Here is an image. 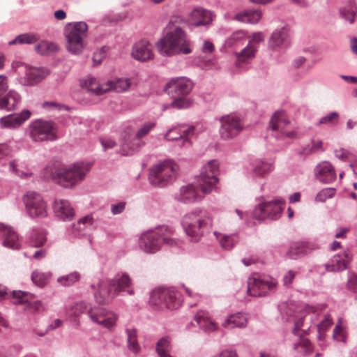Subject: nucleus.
<instances>
[{"mask_svg":"<svg viewBox=\"0 0 357 357\" xmlns=\"http://www.w3.org/2000/svg\"><path fill=\"white\" fill-rule=\"evenodd\" d=\"M132 281L126 273H118L111 280H100L90 287L93 290L95 301L100 305L109 304L120 292L126 291L129 295L134 294L131 288Z\"/></svg>","mask_w":357,"mask_h":357,"instance_id":"obj_1","label":"nucleus"},{"mask_svg":"<svg viewBox=\"0 0 357 357\" xmlns=\"http://www.w3.org/2000/svg\"><path fill=\"white\" fill-rule=\"evenodd\" d=\"M158 52L164 56L188 54L192 52L190 40L186 33L179 26L174 28L168 24L165 32L155 43Z\"/></svg>","mask_w":357,"mask_h":357,"instance_id":"obj_2","label":"nucleus"},{"mask_svg":"<svg viewBox=\"0 0 357 357\" xmlns=\"http://www.w3.org/2000/svg\"><path fill=\"white\" fill-rule=\"evenodd\" d=\"M176 236L172 227L166 225L160 226L154 231L142 234L139 239V245L147 253L156 252L162 245L169 248L180 247L182 241Z\"/></svg>","mask_w":357,"mask_h":357,"instance_id":"obj_3","label":"nucleus"},{"mask_svg":"<svg viewBox=\"0 0 357 357\" xmlns=\"http://www.w3.org/2000/svg\"><path fill=\"white\" fill-rule=\"evenodd\" d=\"M156 126L155 121L144 123L133 135V127L131 123L127 122L122 126L121 134V153L122 155H132L145 146L143 138L147 136Z\"/></svg>","mask_w":357,"mask_h":357,"instance_id":"obj_4","label":"nucleus"},{"mask_svg":"<svg viewBox=\"0 0 357 357\" xmlns=\"http://www.w3.org/2000/svg\"><path fill=\"white\" fill-rule=\"evenodd\" d=\"M193 87L192 82L187 77H181L172 78L167 83L165 90L172 97L173 101L167 105H164L163 109L174 107L178 109L189 107L192 101L187 98Z\"/></svg>","mask_w":357,"mask_h":357,"instance_id":"obj_5","label":"nucleus"},{"mask_svg":"<svg viewBox=\"0 0 357 357\" xmlns=\"http://www.w3.org/2000/svg\"><path fill=\"white\" fill-rule=\"evenodd\" d=\"M181 224L191 241L197 242L203 236L205 230L211 227L212 218L207 211L195 209L183 217Z\"/></svg>","mask_w":357,"mask_h":357,"instance_id":"obj_6","label":"nucleus"},{"mask_svg":"<svg viewBox=\"0 0 357 357\" xmlns=\"http://www.w3.org/2000/svg\"><path fill=\"white\" fill-rule=\"evenodd\" d=\"M91 166L83 162L55 169L51 174L52 181L64 188H73L82 181Z\"/></svg>","mask_w":357,"mask_h":357,"instance_id":"obj_7","label":"nucleus"},{"mask_svg":"<svg viewBox=\"0 0 357 357\" xmlns=\"http://www.w3.org/2000/svg\"><path fill=\"white\" fill-rule=\"evenodd\" d=\"M177 171V165L172 160H166L150 169L149 179L153 185L162 188L172 183Z\"/></svg>","mask_w":357,"mask_h":357,"instance_id":"obj_8","label":"nucleus"},{"mask_svg":"<svg viewBox=\"0 0 357 357\" xmlns=\"http://www.w3.org/2000/svg\"><path fill=\"white\" fill-rule=\"evenodd\" d=\"M88 25L80 21L69 23L66 28V48L73 54H79L84 47V40L87 37Z\"/></svg>","mask_w":357,"mask_h":357,"instance_id":"obj_9","label":"nucleus"},{"mask_svg":"<svg viewBox=\"0 0 357 357\" xmlns=\"http://www.w3.org/2000/svg\"><path fill=\"white\" fill-rule=\"evenodd\" d=\"M29 136L35 142H52L57 139V128L52 121L43 119H35L30 122Z\"/></svg>","mask_w":357,"mask_h":357,"instance_id":"obj_10","label":"nucleus"},{"mask_svg":"<svg viewBox=\"0 0 357 357\" xmlns=\"http://www.w3.org/2000/svg\"><path fill=\"white\" fill-rule=\"evenodd\" d=\"M284 204L285 201L282 199L264 200L255 206L252 211V217L259 220H277L281 216Z\"/></svg>","mask_w":357,"mask_h":357,"instance_id":"obj_11","label":"nucleus"},{"mask_svg":"<svg viewBox=\"0 0 357 357\" xmlns=\"http://www.w3.org/2000/svg\"><path fill=\"white\" fill-rule=\"evenodd\" d=\"M218 172L219 165L216 160H211L203 166L197 177V184L200 186L203 194H208L215 188L219 180Z\"/></svg>","mask_w":357,"mask_h":357,"instance_id":"obj_12","label":"nucleus"},{"mask_svg":"<svg viewBox=\"0 0 357 357\" xmlns=\"http://www.w3.org/2000/svg\"><path fill=\"white\" fill-rule=\"evenodd\" d=\"M219 135L222 140H231L236 137L244 129L242 118L236 113L224 115L219 119Z\"/></svg>","mask_w":357,"mask_h":357,"instance_id":"obj_13","label":"nucleus"},{"mask_svg":"<svg viewBox=\"0 0 357 357\" xmlns=\"http://www.w3.org/2000/svg\"><path fill=\"white\" fill-rule=\"evenodd\" d=\"M248 294L251 296H264L276 290V279L269 276L252 275L248 279Z\"/></svg>","mask_w":357,"mask_h":357,"instance_id":"obj_14","label":"nucleus"},{"mask_svg":"<svg viewBox=\"0 0 357 357\" xmlns=\"http://www.w3.org/2000/svg\"><path fill=\"white\" fill-rule=\"evenodd\" d=\"M8 89L7 77L0 75V96ZM22 96L15 90H10L3 96L0 97V109L13 112L17 109L22 103Z\"/></svg>","mask_w":357,"mask_h":357,"instance_id":"obj_15","label":"nucleus"},{"mask_svg":"<svg viewBox=\"0 0 357 357\" xmlns=\"http://www.w3.org/2000/svg\"><path fill=\"white\" fill-rule=\"evenodd\" d=\"M26 209L31 218H45L47 215V205L42 196L34 191H29L23 197Z\"/></svg>","mask_w":357,"mask_h":357,"instance_id":"obj_16","label":"nucleus"},{"mask_svg":"<svg viewBox=\"0 0 357 357\" xmlns=\"http://www.w3.org/2000/svg\"><path fill=\"white\" fill-rule=\"evenodd\" d=\"M87 315L90 320L95 324L101 325L112 331L117 320V316L100 306H89Z\"/></svg>","mask_w":357,"mask_h":357,"instance_id":"obj_17","label":"nucleus"},{"mask_svg":"<svg viewBox=\"0 0 357 357\" xmlns=\"http://www.w3.org/2000/svg\"><path fill=\"white\" fill-rule=\"evenodd\" d=\"M289 123V121L286 119L283 113L275 112L269 123V128L273 132L272 135L277 139H281L284 137H296V132L295 131L287 132L284 130V127Z\"/></svg>","mask_w":357,"mask_h":357,"instance_id":"obj_18","label":"nucleus"},{"mask_svg":"<svg viewBox=\"0 0 357 357\" xmlns=\"http://www.w3.org/2000/svg\"><path fill=\"white\" fill-rule=\"evenodd\" d=\"M290 44V29L288 26H282L274 30L268 42V47L273 51L285 49Z\"/></svg>","mask_w":357,"mask_h":357,"instance_id":"obj_19","label":"nucleus"},{"mask_svg":"<svg viewBox=\"0 0 357 357\" xmlns=\"http://www.w3.org/2000/svg\"><path fill=\"white\" fill-rule=\"evenodd\" d=\"M319 249L318 243L314 241H298L293 243L286 252V257L296 260L304 257Z\"/></svg>","mask_w":357,"mask_h":357,"instance_id":"obj_20","label":"nucleus"},{"mask_svg":"<svg viewBox=\"0 0 357 357\" xmlns=\"http://www.w3.org/2000/svg\"><path fill=\"white\" fill-rule=\"evenodd\" d=\"M193 132V126L173 128L168 130L164 136V139L167 141H177L178 144L181 146H189L191 143L188 137Z\"/></svg>","mask_w":357,"mask_h":357,"instance_id":"obj_21","label":"nucleus"},{"mask_svg":"<svg viewBox=\"0 0 357 357\" xmlns=\"http://www.w3.org/2000/svg\"><path fill=\"white\" fill-rule=\"evenodd\" d=\"M31 112L24 109L18 114H12L0 118V128L16 129L21 126L31 116Z\"/></svg>","mask_w":357,"mask_h":357,"instance_id":"obj_22","label":"nucleus"},{"mask_svg":"<svg viewBox=\"0 0 357 357\" xmlns=\"http://www.w3.org/2000/svg\"><path fill=\"white\" fill-rule=\"evenodd\" d=\"M203 195L199 185L195 186L191 183L181 188L176 199L184 204L192 203L201 200L204 197Z\"/></svg>","mask_w":357,"mask_h":357,"instance_id":"obj_23","label":"nucleus"},{"mask_svg":"<svg viewBox=\"0 0 357 357\" xmlns=\"http://www.w3.org/2000/svg\"><path fill=\"white\" fill-rule=\"evenodd\" d=\"M131 55L133 59L140 61H146L153 58L152 45L147 40H140L136 43L132 50Z\"/></svg>","mask_w":357,"mask_h":357,"instance_id":"obj_24","label":"nucleus"},{"mask_svg":"<svg viewBox=\"0 0 357 357\" xmlns=\"http://www.w3.org/2000/svg\"><path fill=\"white\" fill-rule=\"evenodd\" d=\"M213 20V14L211 11L202 8H195L190 13L189 24L193 27L207 26Z\"/></svg>","mask_w":357,"mask_h":357,"instance_id":"obj_25","label":"nucleus"},{"mask_svg":"<svg viewBox=\"0 0 357 357\" xmlns=\"http://www.w3.org/2000/svg\"><path fill=\"white\" fill-rule=\"evenodd\" d=\"M314 174L316 178L324 183H330L336 178L333 165L327 161H324L316 166Z\"/></svg>","mask_w":357,"mask_h":357,"instance_id":"obj_26","label":"nucleus"},{"mask_svg":"<svg viewBox=\"0 0 357 357\" xmlns=\"http://www.w3.org/2000/svg\"><path fill=\"white\" fill-rule=\"evenodd\" d=\"M258 46L252 44H248L241 51L235 52L236 62L235 66L240 70H245L244 64H248L250 61L255 56Z\"/></svg>","mask_w":357,"mask_h":357,"instance_id":"obj_27","label":"nucleus"},{"mask_svg":"<svg viewBox=\"0 0 357 357\" xmlns=\"http://www.w3.org/2000/svg\"><path fill=\"white\" fill-rule=\"evenodd\" d=\"M0 233L2 234L3 238L2 245L4 247L13 250H17L20 248L18 236L13 228L0 223Z\"/></svg>","mask_w":357,"mask_h":357,"instance_id":"obj_28","label":"nucleus"},{"mask_svg":"<svg viewBox=\"0 0 357 357\" xmlns=\"http://www.w3.org/2000/svg\"><path fill=\"white\" fill-rule=\"evenodd\" d=\"M53 208L56 215L63 220H70L75 215L73 208L66 199H55Z\"/></svg>","mask_w":357,"mask_h":357,"instance_id":"obj_29","label":"nucleus"},{"mask_svg":"<svg viewBox=\"0 0 357 357\" xmlns=\"http://www.w3.org/2000/svg\"><path fill=\"white\" fill-rule=\"evenodd\" d=\"M46 75L43 68H30L25 71L24 76L20 77V82L23 85H33L42 81Z\"/></svg>","mask_w":357,"mask_h":357,"instance_id":"obj_30","label":"nucleus"},{"mask_svg":"<svg viewBox=\"0 0 357 357\" xmlns=\"http://www.w3.org/2000/svg\"><path fill=\"white\" fill-rule=\"evenodd\" d=\"M351 261L349 252L335 255L331 259V264H326L327 271H340L346 269Z\"/></svg>","mask_w":357,"mask_h":357,"instance_id":"obj_31","label":"nucleus"},{"mask_svg":"<svg viewBox=\"0 0 357 357\" xmlns=\"http://www.w3.org/2000/svg\"><path fill=\"white\" fill-rule=\"evenodd\" d=\"M93 224L92 215H87L70 225V232L76 237L84 236Z\"/></svg>","mask_w":357,"mask_h":357,"instance_id":"obj_32","label":"nucleus"},{"mask_svg":"<svg viewBox=\"0 0 357 357\" xmlns=\"http://www.w3.org/2000/svg\"><path fill=\"white\" fill-rule=\"evenodd\" d=\"M248 317L242 312H237L228 316L222 322V326L226 329L245 328L247 326Z\"/></svg>","mask_w":357,"mask_h":357,"instance_id":"obj_33","label":"nucleus"},{"mask_svg":"<svg viewBox=\"0 0 357 357\" xmlns=\"http://www.w3.org/2000/svg\"><path fill=\"white\" fill-rule=\"evenodd\" d=\"M195 320L206 332L215 331L218 329L217 324L211 319L209 313L205 310L197 312L195 316Z\"/></svg>","mask_w":357,"mask_h":357,"instance_id":"obj_34","label":"nucleus"},{"mask_svg":"<svg viewBox=\"0 0 357 357\" xmlns=\"http://www.w3.org/2000/svg\"><path fill=\"white\" fill-rule=\"evenodd\" d=\"M88 308L89 306L84 301L77 302L68 308L67 314L71 321L78 325L79 323V317L84 312L87 314Z\"/></svg>","mask_w":357,"mask_h":357,"instance_id":"obj_35","label":"nucleus"},{"mask_svg":"<svg viewBox=\"0 0 357 357\" xmlns=\"http://www.w3.org/2000/svg\"><path fill=\"white\" fill-rule=\"evenodd\" d=\"M81 85L85 87L88 91L94 93L96 95H101L108 91L109 87L105 86L104 84H99L94 77L91 75L87 76L84 79Z\"/></svg>","mask_w":357,"mask_h":357,"instance_id":"obj_36","label":"nucleus"},{"mask_svg":"<svg viewBox=\"0 0 357 357\" xmlns=\"http://www.w3.org/2000/svg\"><path fill=\"white\" fill-rule=\"evenodd\" d=\"M214 235L219 241L221 248L226 250H231L238 241V236L236 234H225L214 231Z\"/></svg>","mask_w":357,"mask_h":357,"instance_id":"obj_37","label":"nucleus"},{"mask_svg":"<svg viewBox=\"0 0 357 357\" xmlns=\"http://www.w3.org/2000/svg\"><path fill=\"white\" fill-rule=\"evenodd\" d=\"M261 12L259 10H245L238 13L235 18L244 23L257 24L261 18Z\"/></svg>","mask_w":357,"mask_h":357,"instance_id":"obj_38","label":"nucleus"},{"mask_svg":"<svg viewBox=\"0 0 357 357\" xmlns=\"http://www.w3.org/2000/svg\"><path fill=\"white\" fill-rule=\"evenodd\" d=\"M165 306L166 308L174 310L178 307L182 303L181 294L174 288L165 289Z\"/></svg>","mask_w":357,"mask_h":357,"instance_id":"obj_39","label":"nucleus"},{"mask_svg":"<svg viewBox=\"0 0 357 357\" xmlns=\"http://www.w3.org/2000/svg\"><path fill=\"white\" fill-rule=\"evenodd\" d=\"M273 169V162L257 160L252 165L251 176L252 178L263 177Z\"/></svg>","mask_w":357,"mask_h":357,"instance_id":"obj_40","label":"nucleus"},{"mask_svg":"<svg viewBox=\"0 0 357 357\" xmlns=\"http://www.w3.org/2000/svg\"><path fill=\"white\" fill-rule=\"evenodd\" d=\"M165 289H156L151 291L149 303L151 305L155 307L158 310L166 308L165 306Z\"/></svg>","mask_w":357,"mask_h":357,"instance_id":"obj_41","label":"nucleus"},{"mask_svg":"<svg viewBox=\"0 0 357 357\" xmlns=\"http://www.w3.org/2000/svg\"><path fill=\"white\" fill-rule=\"evenodd\" d=\"M131 85L130 78H119L114 81H108L105 83V87H109L108 91L114 90L117 93L126 91Z\"/></svg>","mask_w":357,"mask_h":357,"instance_id":"obj_42","label":"nucleus"},{"mask_svg":"<svg viewBox=\"0 0 357 357\" xmlns=\"http://www.w3.org/2000/svg\"><path fill=\"white\" fill-rule=\"evenodd\" d=\"M128 348L134 354L140 351V346L138 344L137 330L135 328H126Z\"/></svg>","mask_w":357,"mask_h":357,"instance_id":"obj_43","label":"nucleus"},{"mask_svg":"<svg viewBox=\"0 0 357 357\" xmlns=\"http://www.w3.org/2000/svg\"><path fill=\"white\" fill-rule=\"evenodd\" d=\"M10 170L21 178H29L32 176L33 173L29 169H22V163H19L17 160H13L9 163Z\"/></svg>","mask_w":357,"mask_h":357,"instance_id":"obj_44","label":"nucleus"},{"mask_svg":"<svg viewBox=\"0 0 357 357\" xmlns=\"http://www.w3.org/2000/svg\"><path fill=\"white\" fill-rule=\"evenodd\" d=\"M245 40V33L243 31H236L227 38L225 44L229 47L238 48L243 45Z\"/></svg>","mask_w":357,"mask_h":357,"instance_id":"obj_45","label":"nucleus"},{"mask_svg":"<svg viewBox=\"0 0 357 357\" xmlns=\"http://www.w3.org/2000/svg\"><path fill=\"white\" fill-rule=\"evenodd\" d=\"M46 241V233L43 229H34L30 235V243L33 247H40Z\"/></svg>","mask_w":357,"mask_h":357,"instance_id":"obj_46","label":"nucleus"},{"mask_svg":"<svg viewBox=\"0 0 357 357\" xmlns=\"http://www.w3.org/2000/svg\"><path fill=\"white\" fill-rule=\"evenodd\" d=\"M35 49L40 54L45 55L58 51L59 47L53 42L43 40L36 45Z\"/></svg>","mask_w":357,"mask_h":357,"instance_id":"obj_47","label":"nucleus"},{"mask_svg":"<svg viewBox=\"0 0 357 357\" xmlns=\"http://www.w3.org/2000/svg\"><path fill=\"white\" fill-rule=\"evenodd\" d=\"M38 40V38L35 33H22L17 36L15 39L10 40L8 44L9 45H15V44H33L36 43Z\"/></svg>","mask_w":357,"mask_h":357,"instance_id":"obj_48","label":"nucleus"},{"mask_svg":"<svg viewBox=\"0 0 357 357\" xmlns=\"http://www.w3.org/2000/svg\"><path fill=\"white\" fill-rule=\"evenodd\" d=\"M51 276L50 273H43L36 270L31 273V280L36 285L43 287L47 284Z\"/></svg>","mask_w":357,"mask_h":357,"instance_id":"obj_49","label":"nucleus"},{"mask_svg":"<svg viewBox=\"0 0 357 357\" xmlns=\"http://www.w3.org/2000/svg\"><path fill=\"white\" fill-rule=\"evenodd\" d=\"M155 350L158 356L170 352L172 350L170 337L165 336L160 338L156 343Z\"/></svg>","mask_w":357,"mask_h":357,"instance_id":"obj_50","label":"nucleus"},{"mask_svg":"<svg viewBox=\"0 0 357 357\" xmlns=\"http://www.w3.org/2000/svg\"><path fill=\"white\" fill-rule=\"evenodd\" d=\"M80 279V274L74 271L68 275L59 277L57 278V282L64 287L73 285L74 283L77 282Z\"/></svg>","mask_w":357,"mask_h":357,"instance_id":"obj_51","label":"nucleus"},{"mask_svg":"<svg viewBox=\"0 0 357 357\" xmlns=\"http://www.w3.org/2000/svg\"><path fill=\"white\" fill-rule=\"evenodd\" d=\"M336 192V190L334 188H326L320 190L315 197V201L317 202H324L328 199L333 197Z\"/></svg>","mask_w":357,"mask_h":357,"instance_id":"obj_52","label":"nucleus"},{"mask_svg":"<svg viewBox=\"0 0 357 357\" xmlns=\"http://www.w3.org/2000/svg\"><path fill=\"white\" fill-rule=\"evenodd\" d=\"M356 9L355 7L348 6L340 10V15L346 21L352 24L355 21Z\"/></svg>","mask_w":357,"mask_h":357,"instance_id":"obj_53","label":"nucleus"},{"mask_svg":"<svg viewBox=\"0 0 357 357\" xmlns=\"http://www.w3.org/2000/svg\"><path fill=\"white\" fill-rule=\"evenodd\" d=\"M296 348L304 356L310 355L312 352L311 342L307 339L301 340L299 344L296 345Z\"/></svg>","mask_w":357,"mask_h":357,"instance_id":"obj_54","label":"nucleus"},{"mask_svg":"<svg viewBox=\"0 0 357 357\" xmlns=\"http://www.w3.org/2000/svg\"><path fill=\"white\" fill-rule=\"evenodd\" d=\"M338 118L339 114L337 112H332L330 114L321 117L318 122V125L335 124L337 123Z\"/></svg>","mask_w":357,"mask_h":357,"instance_id":"obj_55","label":"nucleus"},{"mask_svg":"<svg viewBox=\"0 0 357 357\" xmlns=\"http://www.w3.org/2000/svg\"><path fill=\"white\" fill-rule=\"evenodd\" d=\"M341 319H339L338 323L336 324L334 330H333V338L337 341L345 342L346 336L343 331V328L342 327Z\"/></svg>","mask_w":357,"mask_h":357,"instance_id":"obj_56","label":"nucleus"},{"mask_svg":"<svg viewBox=\"0 0 357 357\" xmlns=\"http://www.w3.org/2000/svg\"><path fill=\"white\" fill-rule=\"evenodd\" d=\"M31 295L27 291H13V296L16 300L14 301L16 303H24L28 302V296Z\"/></svg>","mask_w":357,"mask_h":357,"instance_id":"obj_57","label":"nucleus"},{"mask_svg":"<svg viewBox=\"0 0 357 357\" xmlns=\"http://www.w3.org/2000/svg\"><path fill=\"white\" fill-rule=\"evenodd\" d=\"M332 324L333 321L331 315H326L324 319L317 326L319 333H321L326 331Z\"/></svg>","mask_w":357,"mask_h":357,"instance_id":"obj_58","label":"nucleus"},{"mask_svg":"<svg viewBox=\"0 0 357 357\" xmlns=\"http://www.w3.org/2000/svg\"><path fill=\"white\" fill-rule=\"evenodd\" d=\"M297 272L294 270H289L282 278L283 284L286 287L291 285L297 275Z\"/></svg>","mask_w":357,"mask_h":357,"instance_id":"obj_59","label":"nucleus"},{"mask_svg":"<svg viewBox=\"0 0 357 357\" xmlns=\"http://www.w3.org/2000/svg\"><path fill=\"white\" fill-rule=\"evenodd\" d=\"M126 207V203L123 202H119L111 206V211L112 214L117 215L121 213Z\"/></svg>","mask_w":357,"mask_h":357,"instance_id":"obj_60","label":"nucleus"},{"mask_svg":"<svg viewBox=\"0 0 357 357\" xmlns=\"http://www.w3.org/2000/svg\"><path fill=\"white\" fill-rule=\"evenodd\" d=\"M264 37L261 32L254 33L252 36V38L249 40L248 44H252L257 46V45L264 41Z\"/></svg>","mask_w":357,"mask_h":357,"instance_id":"obj_61","label":"nucleus"},{"mask_svg":"<svg viewBox=\"0 0 357 357\" xmlns=\"http://www.w3.org/2000/svg\"><path fill=\"white\" fill-rule=\"evenodd\" d=\"M213 357H238V355L234 350L225 349Z\"/></svg>","mask_w":357,"mask_h":357,"instance_id":"obj_62","label":"nucleus"},{"mask_svg":"<svg viewBox=\"0 0 357 357\" xmlns=\"http://www.w3.org/2000/svg\"><path fill=\"white\" fill-rule=\"evenodd\" d=\"M100 143L105 150L112 149L116 145V142L111 139H101Z\"/></svg>","mask_w":357,"mask_h":357,"instance_id":"obj_63","label":"nucleus"},{"mask_svg":"<svg viewBox=\"0 0 357 357\" xmlns=\"http://www.w3.org/2000/svg\"><path fill=\"white\" fill-rule=\"evenodd\" d=\"M314 151V149L313 146H311V145H307L298 151V154L301 155H307L312 153Z\"/></svg>","mask_w":357,"mask_h":357,"instance_id":"obj_64","label":"nucleus"}]
</instances>
